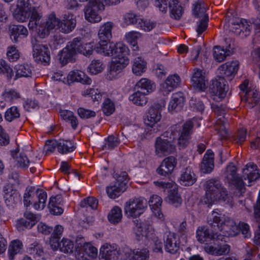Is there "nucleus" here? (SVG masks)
<instances>
[{"label":"nucleus","instance_id":"nucleus-6","mask_svg":"<svg viewBox=\"0 0 260 260\" xmlns=\"http://www.w3.org/2000/svg\"><path fill=\"white\" fill-rule=\"evenodd\" d=\"M204 187L206 193L203 202L208 207L217 200L225 201L228 198V194L226 188L216 179H211L206 181Z\"/></svg>","mask_w":260,"mask_h":260},{"label":"nucleus","instance_id":"nucleus-4","mask_svg":"<svg viewBox=\"0 0 260 260\" xmlns=\"http://www.w3.org/2000/svg\"><path fill=\"white\" fill-rule=\"evenodd\" d=\"M207 221L215 230L218 229L229 236H236L240 233L239 223L236 224L231 218L215 211L209 216Z\"/></svg>","mask_w":260,"mask_h":260},{"label":"nucleus","instance_id":"nucleus-13","mask_svg":"<svg viewBox=\"0 0 260 260\" xmlns=\"http://www.w3.org/2000/svg\"><path fill=\"white\" fill-rule=\"evenodd\" d=\"M192 11L196 17H203V19H201L197 28L198 34L200 35L207 29L208 26V16L205 14L206 5L204 2L202 1L196 2L193 4Z\"/></svg>","mask_w":260,"mask_h":260},{"label":"nucleus","instance_id":"nucleus-54","mask_svg":"<svg viewBox=\"0 0 260 260\" xmlns=\"http://www.w3.org/2000/svg\"><path fill=\"white\" fill-rule=\"evenodd\" d=\"M164 164L165 167L164 172L166 174L171 175L177 165V160L175 157L170 156L164 159Z\"/></svg>","mask_w":260,"mask_h":260},{"label":"nucleus","instance_id":"nucleus-16","mask_svg":"<svg viewBox=\"0 0 260 260\" xmlns=\"http://www.w3.org/2000/svg\"><path fill=\"white\" fill-rule=\"evenodd\" d=\"M193 126L192 120L187 121L183 125L182 131L178 139V146L179 149L185 148L189 143Z\"/></svg>","mask_w":260,"mask_h":260},{"label":"nucleus","instance_id":"nucleus-26","mask_svg":"<svg viewBox=\"0 0 260 260\" xmlns=\"http://www.w3.org/2000/svg\"><path fill=\"white\" fill-rule=\"evenodd\" d=\"M161 106L158 103H154L149 109L147 115V120L145 121L147 125L152 127L158 122L161 117Z\"/></svg>","mask_w":260,"mask_h":260},{"label":"nucleus","instance_id":"nucleus-10","mask_svg":"<svg viewBox=\"0 0 260 260\" xmlns=\"http://www.w3.org/2000/svg\"><path fill=\"white\" fill-rule=\"evenodd\" d=\"M241 90V96H243V101H245L247 107L252 108L256 105L260 100V94L254 88L249 86V82L245 80L239 86Z\"/></svg>","mask_w":260,"mask_h":260},{"label":"nucleus","instance_id":"nucleus-18","mask_svg":"<svg viewBox=\"0 0 260 260\" xmlns=\"http://www.w3.org/2000/svg\"><path fill=\"white\" fill-rule=\"evenodd\" d=\"M149 251L147 248L127 249L124 252V260H148Z\"/></svg>","mask_w":260,"mask_h":260},{"label":"nucleus","instance_id":"nucleus-17","mask_svg":"<svg viewBox=\"0 0 260 260\" xmlns=\"http://www.w3.org/2000/svg\"><path fill=\"white\" fill-rule=\"evenodd\" d=\"M191 81L193 87L200 91H204L207 87L208 80L205 73L200 69L193 70Z\"/></svg>","mask_w":260,"mask_h":260},{"label":"nucleus","instance_id":"nucleus-21","mask_svg":"<svg viewBox=\"0 0 260 260\" xmlns=\"http://www.w3.org/2000/svg\"><path fill=\"white\" fill-rule=\"evenodd\" d=\"M76 26V19L71 13L65 14L59 23V31L64 34L72 32Z\"/></svg>","mask_w":260,"mask_h":260},{"label":"nucleus","instance_id":"nucleus-24","mask_svg":"<svg viewBox=\"0 0 260 260\" xmlns=\"http://www.w3.org/2000/svg\"><path fill=\"white\" fill-rule=\"evenodd\" d=\"M259 171L256 165L253 163H249L246 165L243 169V178L244 180H248V186L251 185V182L258 179L260 177Z\"/></svg>","mask_w":260,"mask_h":260},{"label":"nucleus","instance_id":"nucleus-52","mask_svg":"<svg viewBox=\"0 0 260 260\" xmlns=\"http://www.w3.org/2000/svg\"><path fill=\"white\" fill-rule=\"evenodd\" d=\"M122 217V210L118 206L114 207L110 211L108 215L109 221L112 223H117Z\"/></svg>","mask_w":260,"mask_h":260},{"label":"nucleus","instance_id":"nucleus-29","mask_svg":"<svg viewBox=\"0 0 260 260\" xmlns=\"http://www.w3.org/2000/svg\"><path fill=\"white\" fill-rule=\"evenodd\" d=\"M75 252L77 255H87L92 257L96 258L98 256V249L94 247L90 242H85L79 247L78 245L75 247Z\"/></svg>","mask_w":260,"mask_h":260},{"label":"nucleus","instance_id":"nucleus-15","mask_svg":"<svg viewBox=\"0 0 260 260\" xmlns=\"http://www.w3.org/2000/svg\"><path fill=\"white\" fill-rule=\"evenodd\" d=\"M225 182L230 186H234L242 191L244 187V183L242 179L237 173V168L233 164L228 165L224 172Z\"/></svg>","mask_w":260,"mask_h":260},{"label":"nucleus","instance_id":"nucleus-11","mask_svg":"<svg viewBox=\"0 0 260 260\" xmlns=\"http://www.w3.org/2000/svg\"><path fill=\"white\" fill-rule=\"evenodd\" d=\"M168 178L171 181L170 182L164 181V191H168V196L166 198V201L177 207L181 205L182 200L178 192V186L173 180L174 177L170 175Z\"/></svg>","mask_w":260,"mask_h":260},{"label":"nucleus","instance_id":"nucleus-25","mask_svg":"<svg viewBox=\"0 0 260 260\" xmlns=\"http://www.w3.org/2000/svg\"><path fill=\"white\" fill-rule=\"evenodd\" d=\"M185 98L182 92H178L173 94L168 106V110L171 112L180 111L184 106Z\"/></svg>","mask_w":260,"mask_h":260},{"label":"nucleus","instance_id":"nucleus-34","mask_svg":"<svg viewBox=\"0 0 260 260\" xmlns=\"http://www.w3.org/2000/svg\"><path fill=\"white\" fill-rule=\"evenodd\" d=\"M47 199V192L42 189L37 188L32 207L36 210H43L46 206Z\"/></svg>","mask_w":260,"mask_h":260},{"label":"nucleus","instance_id":"nucleus-8","mask_svg":"<svg viewBox=\"0 0 260 260\" xmlns=\"http://www.w3.org/2000/svg\"><path fill=\"white\" fill-rule=\"evenodd\" d=\"M59 23L60 19L52 12L48 15L44 21H39L38 27L35 30H38V34L41 38H45L53 30H59Z\"/></svg>","mask_w":260,"mask_h":260},{"label":"nucleus","instance_id":"nucleus-49","mask_svg":"<svg viewBox=\"0 0 260 260\" xmlns=\"http://www.w3.org/2000/svg\"><path fill=\"white\" fill-rule=\"evenodd\" d=\"M60 116L66 121L70 122L72 127L76 129L78 125V120L73 112L69 110H63L60 112Z\"/></svg>","mask_w":260,"mask_h":260},{"label":"nucleus","instance_id":"nucleus-1","mask_svg":"<svg viewBox=\"0 0 260 260\" xmlns=\"http://www.w3.org/2000/svg\"><path fill=\"white\" fill-rule=\"evenodd\" d=\"M113 27V24L111 22H107L100 27L98 32L100 41L94 46L98 53L111 57L107 75V78L110 80L118 78L129 62L130 50L126 45L122 42H108L112 38Z\"/></svg>","mask_w":260,"mask_h":260},{"label":"nucleus","instance_id":"nucleus-31","mask_svg":"<svg viewBox=\"0 0 260 260\" xmlns=\"http://www.w3.org/2000/svg\"><path fill=\"white\" fill-rule=\"evenodd\" d=\"M179 3L178 0H170L169 2V16L176 20H180L184 12L183 7Z\"/></svg>","mask_w":260,"mask_h":260},{"label":"nucleus","instance_id":"nucleus-43","mask_svg":"<svg viewBox=\"0 0 260 260\" xmlns=\"http://www.w3.org/2000/svg\"><path fill=\"white\" fill-rule=\"evenodd\" d=\"M136 87L142 90L146 91V94L153 92L155 88V85L150 80L147 78H141L135 85Z\"/></svg>","mask_w":260,"mask_h":260},{"label":"nucleus","instance_id":"nucleus-63","mask_svg":"<svg viewBox=\"0 0 260 260\" xmlns=\"http://www.w3.org/2000/svg\"><path fill=\"white\" fill-rule=\"evenodd\" d=\"M102 108L104 113L107 116L111 115L115 110L114 103L109 99L104 101Z\"/></svg>","mask_w":260,"mask_h":260},{"label":"nucleus","instance_id":"nucleus-46","mask_svg":"<svg viewBox=\"0 0 260 260\" xmlns=\"http://www.w3.org/2000/svg\"><path fill=\"white\" fill-rule=\"evenodd\" d=\"M22 247V243L20 240H15L12 241L8 251L9 259L13 260L15 255L20 252Z\"/></svg>","mask_w":260,"mask_h":260},{"label":"nucleus","instance_id":"nucleus-3","mask_svg":"<svg viewBox=\"0 0 260 260\" xmlns=\"http://www.w3.org/2000/svg\"><path fill=\"white\" fill-rule=\"evenodd\" d=\"M135 226L133 227V234L137 241H144L146 245L154 244L153 250L154 252L161 251L162 244L158 238L155 236L154 230L150 225L141 222L138 220L134 221Z\"/></svg>","mask_w":260,"mask_h":260},{"label":"nucleus","instance_id":"nucleus-59","mask_svg":"<svg viewBox=\"0 0 260 260\" xmlns=\"http://www.w3.org/2000/svg\"><path fill=\"white\" fill-rule=\"evenodd\" d=\"M74 242L69 239L63 238L60 242L59 249L64 253H71L74 249Z\"/></svg>","mask_w":260,"mask_h":260},{"label":"nucleus","instance_id":"nucleus-55","mask_svg":"<svg viewBox=\"0 0 260 260\" xmlns=\"http://www.w3.org/2000/svg\"><path fill=\"white\" fill-rule=\"evenodd\" d=\"M244 19L234 17L232 16L231 12H228L226 14L225 21L229 23V26H231L233 31H236L239 28L240 24L244 21Z\"/></svg>","mask_w":260,"mask_h":260},{"label":"nucleus","instance_id":"nucleus-5","mask_svg":"<svg viewBox=\"0 0 260 260\" xmlns=\"http://www.w3.org/2000/svg\"><path fill=\"white\" fill-rule=\"evenodd\" d=\"M123 0H87L88 3L84 9L86 20L91 23H98L101 21L102 17L99 13L105 9V5H116ZM84 2L87 0H79Z\"/></svg>","mask_w":260,"mask_h":260},{"label":"nucleus","instance_id":"nucleus-38","mask_svg":"<svg viewBox=\"0 0 260 260\" xmlns=\"http://www.w3.org/2000/svg\"><path fill=\"white\" fill-rule=\"evenodd\" d=\"M2 96L5 101L12 103L20 99L21 94L16 89L5 88L2 93Z\"/></svg>","mask_w":260,"mask_h":260},{"label":"nucleus","instance_id":"nucleus-42","mask_svg":"<svg viewBox=\"0 0 260 260\" xmlns=\"http://www.w3.org/2000/svg\"><path fill=\"white\" fill-rule=\"evenodd\" d=\"M233 53V49L229 45V48L223 49L219 46H215L214 48L213 56L218 62L223 61L227 56H230Z\"/></svg>","mask_w":260,"mask_h":260},{"label":"nucleus","instance_id":"nucleus-22","mask_svg":"<svg viewBox=\"0 0 260 260\" xmlns=\"http://www.w3.org/2000/svg\"><path fill=\"white\" fill-rule=\"evenodd\" d=\"M100 254L102 260H117L119 255L117 246L105 243L100 248Z\"/></svg>","mask_w":260,"mask_h":260},{"label":"nucleus","instance_id":"nucleus-32","mask_svg":"<svg viewBox=\"0 0 260 260\" xmlns=\"http://www.w3.org/2000/svg\"><path fill=\"white\" fill-rule=\"evenodd\" d=\"M180 84L181 79L178 75L174 74L169 76L164 82V95L169 94L178 87Z\"/></svg>","mask_w":260,"mask_h":260},{"label":"nucleus","instance_id":"nucleus-53","mask_svg":"<svg viewBox=\"0 0 260 260\" xmlns=\"http://www.w3.org/2000/svg\"><path fill=\"white\" fill-rule=\"evenodd\" d=\"M226 122V119L224 117H222L217 118L215 123L216 130L222 139H225L228 136V131L224 126Z\"/></svg>","mask_w":260,"mask_h":260},{"label":"nucleus","instance_id":"nucleus-33","mask_svg":"<svg viewBox=\"0 0 260 260\" xmlns=\"http://www.w3.org/2000/svg\"><path fill=\"white\" fill-rule=\"evenodd\" d=\"M215 236L214 232L205 226L199 227L197 231V238L201 243L209 242L214 239Z\"/></svg>","mask_w":260,"mask_h":260},{"label":"nucleus","instance_id":"nucleus-57","mask_svg":"<svg viewBox=\"0 0 260 260\" xmlns=\"http://www.w3.org/2000/svg\"><path fill=\"white\" fill-rule=\"evenodd\" d=\"M251 28V23L244 19L235 32L242 37H247L249 35Z\"/></svg>","mask_w":260,"mask_h":260},{"label":"nucleus","instance_id":"nucleus-62","mask_svg":"<svg viewBox=\"0 0 260 260\" xmlns=\"http://www.w3.org/2000/svg\"><path fill=\"white\" fill-rule=\"evenodd\" d=\"M0 74H6L8 79H11L13 75L12 68L3 59H0Z\"/></svg>","mask_w":260,"mask_h":260},{"label":"nucleus","instance_id":"nucleus-45","mask_svg":"<svg viewBox=\"0 0 260 260\" xmlns=\"http://www.w3.org/2000/svg\"><path fill=\"white\" fill-rule=\"evenodd\" d=\"M147 94L145 92H142L137 91L129 96V100L132 101L134 104L137 106H143L147 103V98L146 96Z\"/></svg>","mask_w":260,"mask_h":260},{"label":"nucleus","instance_id":"nucleus-28","mask_svg":"<svg viewBox=\"0 0 260 260\" xmlns=\"http://www.w3.org/2000/svg\"><path fill=\"white\" fill-rule=\"evenodd\" d=\"M10 31L11 38L15 43L26 38L28 35L26 27L22 25H13L10 27Z\"/></svg>","mask_w":260,"mask_h":260},{"label":"nucleus","instance_id":"nucleus-7","mask_svg":"<svg viewBox=\"0 0 260 260\" xmlns=\"http://www.w3.org/2000/svg\"><path fill=\"white\" fill-rule=\"evenodd\" d=\"M128 180V174L125 171L116 175V180L106 187L108 197L112 199L118 198L126 190Z\"/></svg>","mask_w":260,"mask_h":260},{"label":"nucleus","instance_id":"nucleus-30","mask_svg":"<svg viewBox=\"0 0 260 260\" xmlns=\"http://www.w3.org/2000/svg\"><path fill=\"white\" fill-rule=\"evenodd\" d=\"M214 167V153L211 150H207L201 162V169L204 173H209Z\"/></svg>","mask_w":260,"mask_h":260},{"label":"nucleus","instance_id":"nucleus-36","mask_svg":"<svg viewBox=\"0 0 260 260\" xmlns=\"http://www.w3.org/2000/svg\"><path fill=\"white\" fill-rule=\"evenodd\" d=\"M149 204L154 215L158 218H161L162 215L161 212L162 200L161 197L155 194L152 195L149 199Z\"/></svg>","mask_w":260,"mask_h":260},{"label":"nucleus","instance_id":"nucleus-51","mask_svg":"<svg viewBox=\"0 0 260 260\" xmlns=\"http://www.w3.org/2000/svg\"><path fill=\"white\" fill-rule=\"evenodd\" d=\"M142 34L137 31H131L126 33L125 38L126 42L130 45H133L134 50H138L137 46V40L141 38Z\"/></svg>","mask_w":260,"mask_h":260},{"label":"nucleus","instance_id":"nucleus-9","mask_svg":"<svg viewBox=\"0 0 260 260\" xmlns=\"http://www.w3.org/2000/svg\"><path fill=\"white\" fill-rule=\"evenodd\" d=\"M147 208V201L143 198L132 199L124 204V210L128 217L136 218L144 213Z\"/></svg>","mask_w":260,"mask_h":260},{"label":"nucleus","instance_id":"nucleus-12","mask_svg":"<svg viewBox=\"0 0 260 260\" xmlns=\"http://www.w3.org/2000/svg\"><path fill=\"white\" fill-rule=\"evenodd\" d=\"M31 42L32 46V56L35 60L38 63L44 65L48 64L50 60V51L48 47L39 43L36 38L32 39Z\"/></svg>","mask_w":260,"mask_h":260},{"label":"nucleus","instance_id":"nucleus-14","mask_svg":"<svg viewBox=\"0 0 260 260\" xmlns=\"http://www.w3.org/2000/svg\"><path fill=\"white\" fill-rule=\"evenodd\" d=\"M228 86L225 79L223 77H219L218 79L212 80L209 86V93L213 96V99L218 101L223 98L226 93Z\"/></svg>","mask_w":260,"mask_h":260},{"label":"nucleus","instance_id":"nucleus-47","mask_svg":"<svg viewBox=\"0 0 260 260\" xmlns=\"http://www.w3.org/2000/svg\"><path fill=\"white\" fill-rule=\"evenodd\" d=\"M15 69L16 76L17 78L30 77L32 74V68L29 64H18Z\"/></svg>","mask_w":260,"mask_h":260},{"label":"nucleus","instance_id":"nucleus-20","mask_svg":"<svg viewBox=\"0 0 260 260\" xmlns=\"http://www.w3.org/2000/svg\"><path fill=\"white\" fill-rule=\"evenodd\" d=\"M72 46L75 48L77 53L86 56L92 54L94 46L93 43H84L80 37L74 38L72 41Z\"/></svg>","mask_w":260,"mask_h":260},{"label":"nucleus","instance_id":"nucleus-48","mask_svg":"<svg viewBox=\"0 0 260 260\" xmlns=\"http://www.w3.org/2000/svg\"><path fill=\"white\" fill-rule=\"evenodd\" d=\"M14 159L15 164L17 167L22 169H26L29 167L30 161L24 152L17 153Z\"/></svg>","mask_w":260,"mask_h":260},{"label":"nucleus","instance_id":"nucleus-56","mask_svg":"<svg viewBox=\"0 0 260 260\" xmlns=\"http://www.w3.org/2000/svg\"><path fill=\"white\" fill-rule=\"evenodd\" d=\"M105 66L101 60H93L88 66V70L91 74L96 75L102 72Z\"/></svg>","mask_w":260,"mask_h":260},{"label":"nucleus","instance_id":"nucleus-50","mask_svg":"<svg viewBox=\"0 0 260 260\" xmlns=\"http://www.w3.org/2000/svg\"><path fill=\"white\" fill-rule=\"evenodd\" d=\"M155 26V23L150 20L145 19L140 15L136 28L145 31H150Z\"/></svg>","mask_w":260,"mask_h":260},{"label":"nucleus","instance_id":"nucleus-58","mask_svg":"<svg viewBox=\"0 0 260 260\" xmlns=\"http://www.w3.org/2000/svg\"><path fill=\"white\" fill-rule=\"evenodd\" d=\"M20 111L16 106H12L7 110L5 114V119L11 122L20 117Z\"/></svg>","mask_w":260,"mask_h":260},{"label":"nucleus","instance_id":"nucleus-37","mask_svg":"<svg viewBox=\"0 0 260 260\" xmlns=\"http://www.w3.org/2000/svg\"><path fill=\"white\" fill-rule=\"evenodd\" d=\"M17 193L11 186H5L4 188V198L6 205L12 207L16 202Z\"/></svg>","mask_w":260,"mask_h":260},{"label":"nucleus","instance_id":"nucleus-40","mask_svg":"<svg viewBox=\"0 0 260 260\" xmlns=\"http://www.w3.org/2000/svg\"><path fill=\"white\" fill-rule=\"evenodd\" d=\"M146 62L141 57H138L133 61L132 72L136 76H141L146 71Z\"/></svg>","mask_w":260,"mask_h":260},{"label":"nucleus","instance_id":"nucleus-39","mask_svg":"<svg viewBox=\"0 0 260 260\" xmlns=\"http://www.w3.org/2000/svg\"><path fill=\"white\" fill-rule=\"evenodd\" d=\"M178 247L179 245L176 235L174 233H169L166 241V250L170 253L174 254L178 250Z\"/></svg>","mask_w":260,"mask_h":260},{"label":"nucleus","instance_id":"nucleus-44","mask_svg":"<svg viewBox=\"0 0 260 260\" xmlns=\"http://www.w3.org/2000/svg\"><path fill=\"white\" fill-rule=\"evenodd\" d=\"M37 188L34 186H28L26 187L23 194V204L25 207H28L32 205Z\"/></svg>","mask_w":260,"mask_h":260},{"label":"nucleus","instance_id":"nucleus-64","mask_svg":"<svg viewBox=\"0 0 260 260\" xmlns=\"http://www.w3.org/2000/svg\"><path fill=\"white\" fill-rule=\"evenodd\" d=\"M98 204V200L93 197H88L83 200L80 203V206L83 208H90L91 209L96 208Z\"/></svg>","mask_w":260,"mask_h":260},{"label":"nucleus","instance_id":"nucleus-19","mask_svg":"<svg viewBox=\"0 0 260 260\" xmlns=\"http://www.w3.org/2000/svg\"><path fill=\"white\" fill-rule=\"evenodd\" d=\"M239 66V62L237 60L227 62L220 66L218 69L219 77H232L237 73ZM230 80L231 78L230 79Z\"/></svg>","mask_w":260,"mask_h":260},{"label":"nucleus","instance_id":"nucleus-61","mask_svg":"<svg viewBox=\"0 0 260 260\" xmlns=\"http://www.w3.org/2000/svg\"><path fill=\"white\" fill-rule=\"evenodd\" d=\"M83 96H89L93 101H99L102 99V93L98 89L88 88L82 91Z\"/></svg>","mask_w":260,"mask_h":260},{"label":"nucleus","instance_id":"nucleus-2","mask_svg":"<svg viewBox=\"0 0 260 260\" xmlns=\"http://www.w3.org/2000/svg\"><path fill=\"white\" fill-rule=\"evenodd\" d=\"M29 0H18L17 7L13 12L15 19L19 22H24L29 18L28 24L30 29L36 30L38 27L41 15L37 9L31 7L28 3Z\"/></svg>","mask_w":260,"mask_h":260},{"label":"nucleus","instance_id":"nucleus-41","mask_svg":"<svg viewBox=\"0 0 260 260\" xmlns=\"http://www.w3.org/2000/svg\"><path fill=\"white\" fill-rule=\"evenodd\" d=\"M180 180L184 185H191L196 181V178L192 169L190 167L184 169L181 173Z\"/></svg>","mask_w":260,"mask_h":260},{"label":"nucleus","instance_id":"nucleus-23","mask_svg":"<svg viewBox=\"0 0 260 260\" xmlns=\"http://www.w3.org/2000/svg\"><path fill=\"white\" fill-rule=\"evenodd\" d=\"M77 53L75 48L72 46V41L69 42L59 53V60L61 65L64 66L69 62L74 61Z\"/></svg>","mask_w":260,"mask_h":260},{"label":"nucleus","instance_id":"nucleus-35","mask_svg":"<svg viewBox=\"0 0 260 260\" xmlns=\"http://www.w3.org/2000/svg\"><path fill=\"white\" fill-rule=\"evenodd\" d=\"M76 148V143L71 140H58V152L66 154L73 152Z\"/></svg>","mask_w":260,"mask_h":260},{"label":"nucleus","instance_id":"nucleus-27","mask_svg":"<svg viewBox=\"0 0 260 260\" xmlns=\"http://www.w3.org/2000/svg\"><path fill=\"white\" fill-rule=\"evenodd\" d=\"M67 84H70L73 82H80L83 84L90 85L92 80L80 71H72L67 76Z\"/></svg>","mask_w":260,"mask_h":260},{"label":"nucleus","instance_id":"nucleus-60","mask_svg":"<svg viewBox=\"0 0 260 260\" xmlns=\"http://www.w3.org/2000/svg\"><path fill=\"white\" fill-rule=\"evenodd\" d=\"M106 143L104 145V149L112 150L117 147L120 143V141L117 137L113 135L109 136L105 139Z\"/></svg>","mask_w":260,"mask_h":260}]
</instances>
